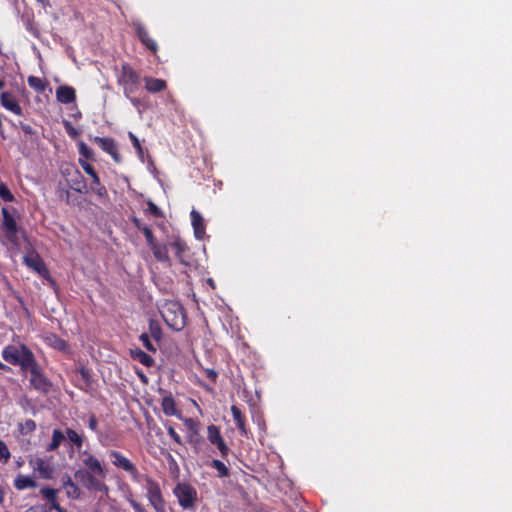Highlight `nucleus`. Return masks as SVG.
<instances>
[{
	"mask_svg": "<svg viewBox=\"0 0 512 512\" xmlns=\"http://www.w3.org/2000/svg\"><path fill=\"white\" fill-rule=\"evenodd\" d=\"M103 478L94 474H89L86 480V487L96 491H107L106 485L102 481Z\"/></svg>",
	"mask_w": 512,
	"mask_h": 512,
	"instance_id": "20",
	"label": "nucleus"
},
{
	"mask_svg": "<svg viewBox=\"0 0 512 512\" xmlns=\"http://www.w3.org/2000/svg\"><path fill=\"white\" fill-rule=\"evenodd\" d=\"M94 141L108 154L112 156V158L116 162H120V155L118 153V148L114 140L111 138H101L96 137Z\"/></svg>",
	"mask_w": 512,
	"mask_h": 512,
	"instance_id": "12",
	"label": "nucleus"
},
{
	"mask_svg": "<svg viewBox=\"0 0 512 512\" xmlns=\"http://www.w3.org/2000/svg\"><path fill=\"white\" fill-rule=\"evenodd\" d=\"M161 407L165 415L176 416L182 419L181 412L177 409L174 398L171 394H165L161 400Z\"/></svg>",
	"mask_w": 512,
	"mask_h": 512,
	"instance_id": "13",
	"label": "nucleus"
},
{
	"mask_svg": "<svg viewBox=\"0 0 512 512\" xmlns=\"http://www.w3.org/2000/svg\"><path fill=\"white\" fill-rule=\"evenodd\" d=\"M52 508L55 509L57 512H65L57 503H52Z\"/></svg>",
	"mask_w": 512,
	"mask_h": 512,
	"instance_id": "51",
	"label": "nucleus"
},
{
	"mask_svg": "<svg viewBox=\"0 0 512 512\" xmlns=\"http://www.w3.org/2000/svg\"><path fill=\"white\" fill-rule=\"evenodd\" d=\"M1 104L5 109L11 111L12 113L16 115L21 114V107L12 94L7 92L3 93L1 95Z\"/></svg>",
	"mask_w": 512,
	"mask_h": 512,
	"instance_id": "17",
	"label": "nucleus"
},
{
	"mask_svg": "<svg viewBox=\"0 0 512 512\" xmlns=\"http://www.w3.org/2000/svg\"><path fill=\"white\" fill-rule=\"evenodd\" d=\"M207 438L212 444H215L217 446V448L221 451L222 454H225L227 452L228 449L221 437L219 429L216 426H208Z\"/></svg>",
	"mask_w": 512,
	"mask_h": 512,
	"instance_id": "14",
	"label": "nucleus"
},
{
	"mask_svg": "<svg viewBox=\"0 0 512 512\" xmlns=\"http://www.w3.org/2000/svg\"><path fill=\"white\" fill-rule=\"evenodd\" d=\"M231 412H232V415H233V418H234V421H235L237 427L243 433H245L244 418H243L241 411L236 406H232Z\"/></svg>",
	"mask_w": 512,
	"mask_h": 512,
	"instance_id": "28",
	"label": "nucleus"
},
{
	"mask_svg": "<svg viewBox=\"0 0 512 512\" xmlns=\"http://www.w3.org/2000/svg\"><path fill=\"white\" fill-rule=\"evenodd\" d=\"M66 437L78 449H80L82 447V445H83V437L80 434H78L76 431H74L72 429H67Z\"/></svg>",
	"mask_w": 512,
	"mask_h": 512,
	"instance_id": "26",
	"label": "nucleus"
},
{
	"mask_svg": "<svg viewBox=\"0 0 512 512\" xmlns=\"http://www.w3.org/2000/svg\"><path fill=\"white\" fill-rule=\"evenodd\" d=\"M64 488L69 497L77 498L79 496V488L70 479L65 482Z\"/></svg>",
	"mask_w": 512,
	"mask_h": 512,
	"instance_id": "30",
	"label": "nucleus"
},
{
	"mask_svg": "<svg viewBox=\"0 0 512 512\" xmlns=\"http://www.w3.org/2000/svg\"><path fill=\"white\" fill-rule=\"evenodd\" d=\"M130 504H131V506L133 507V509H134V511H135V512H146V511L142 508V506H141L139 503H137L136 501H134V500H130Z\"/></svg>",
	"mask_w": 512,
	"mask_h": 512,
	"instance_id": "47",
	"label": "nucleus"
},
{
	"mask_svg": "<svg viewBox=\"0 0 512 512\" xmlns=\"http://www.w3.org/2000/svg\"><path fill=\"white\" fill-rule=\"evenodd\" d=\"M93 191L100 197L102 196H105L106 195V189L104 186H102L101 184L99 185H95V187L92 188Z\"/></svg>",
	"mask_w": 512,
	"mask_h": 512,
	"instance_id": "44",
	"label": "nucleus"
},
{
	"mask_svg": "<svg viewBox=\"0 0 512 512\" xmlns=\"http://www.w3.org/2000/svg\"><path fill=\"white\" fill-rule=\"evenodd\" d=\"M81 458L90 474L105 478V471L96 457L85 451L81 454Z\"/></svg>",
	"mask_w": 512,
	"mask_h": 512,
	"instance_id": "9",
	"label": "nucleus"
},
{
	"mask_svg": "<svg viewBox=\"0 0 512 512\" xmlns=\"http://www.w3.org/2000/svg\"><path fill=\"white\" fill-rule=\"evenodd\" d=\"M65 439V435L60 430H54L52 433V441L47 446V451L56 450Z\"/></svg>",
	"mask_w": 512,
	"mask_h": 512,
	"instance_id": "24",
	"label": "nucleus"
},
{
	"mask_svg": "<svg viewBox=\"0 0 512 512\" xmlns=\"http://www.w3.org/2000/svg\"><path fill=\"white\" fill-rule=\"evenodd\" d=\"M110 457L112 458V463L116 467L128 472L133 478H137L138 471L134 464L127 457L123 456L117 451H111Z\"/></svg>",
	"mask_w": 512,
	"mask_h": 512,
	"instance_id": "8",
	"label": "nucleus"
},
{
	"mask_svg": "<svg viewBox=\"0 0 512 512\" xmlns=\"http://www.w3.org/2000/svg\"><path fill=\"white\" fill-rule=\"evenodd\" d=\"M75 176H76V178H77V179H75V180L73 181V183H71V185H70V186H71V188H72V189H74L75 191H77V192H82V191H83V189L85 188V184L83 183V181H82V180H80L81 175H80V173H79L78 171H75Z\"/></svg>",
	"mask_w": 512,
	"mask_h": 512,
	"instance_id": "33",
	"label": "nucleus"
},
{
	"mask_svg": "<svg viewBox=\"0 0 512 512\" xmlns=\"http://www.w3.org/2000/svg\"><path fill=\"white\" fill-rule=\"evenodd\" d=\"M148 211L154 216H160L159 208L152 202H148Z\"/></svg>",
	"mask_w": 512,
	"mask_h": 512,
	"instance_id": "43",
	"label": "nucleus"
},
{
	"mask_svg": "<svg viewBox=\"0 0 512 512\" xmlns=\"http://www.w3.org/2000/svg\"><path fill=\"white\" fill-rule=\"evenodd\" d=\"M4 493L3 490L0 488V503L3 501Z\"/></svg>",
	"mask_w": 512,
	"mask_h": 512,
	"instance_id": "52",
	"label": "nucleus"
},
{
	"mask_svg": "<svg viewBox=\"0 0 512 512\" xmlns=\"http://www.w3.org/2000/svg\"><path fill=\"white\" fill-rule=\"evenodd\" d=\"M91 178H92V181H93L94 185L101 184L100 183V179H99L98 175L96 174V172H94V174L91 175Z\"/></svg>",
	"mask_w": 512,
	"mask_h": 512,
	"instance_id": "50",
	"label": "nucleus"
},
{
	"mask_svg": "<svg viewBox=\"0 0 512 512\" xmlns=\"http://www.w3.org/2000/svg\"><path fill=\"white\" fill-rule=\"evenodd\" d=\"M27 424H28V427H31V428L34 427V423L33 422H30V423H27Z\"/></svg>",
	"mask_w": 512,
	"mask_h": 512,
	"instance_id": "53",
	"label": "nucleus"
},
{
	"mask_svg": "<svg viewBox=\"0 0 512 512\" xmlns=\"http://www.w3.org/2000/svg\"><path fill=\"white\" fill-rule=\"evenodd\" d=\"M89 427L91 430H96L97 428V420L94 416H92L90 419H89Z\"/></svg>",
	"mask_w": 512,
	"mask_h": 512,
	"instance_id": "48",
	"label": "nucleus"
},
{
	"mask_svg": "<svg viewBox=\"0 0 512 512\" xmlns=\"http://www.w3.org/2000/svg\"><path fill=\"white\" fill-rule=\"evenodd\" d=\"M145 87L150 92H158L166 87V84L161 79L145 78Z\"/></svg>",
	"mask_w": 512,
	"mask_h": 512,
	"instance_id": "23",
	"label": "nucleus"
},
{
	"mask_svg": "<svg viewBox=\"0 0 512 512\" xmlns=\"http://www.w3.org/2000/svg\"><path fill=\"white\" fill-rule=\"evenodd\" d=\"M0 368L4 369V368H6V366L0 362Z\"/></svg>",
	"mask_w": 512,
	"mask_h": 512,
	"instance_id": "56",
	"label": "nucleus"
},
{
	"mask_svg": "<svg viewBox=\"0 0 512 512\" xmlns=\"http://www.w3.org/2000/svg\"><path fill=\"white\" fill-rule=\"evenodd\" d=\"M191 222L194 229L195 237L199 240L203 239L205 236L204 219L198 211H191Z\"/></svg>",
	"mask_w": 512,
	"mask_h": 512,
	"instance_id": "15",
	"label": "nucleus"
},
{
	"mask_svg": "<svg viewBox=\"0 0 512 512\" xmlns=\"http://www.w3.org/2000/svg\"><path fill=\"white\" fill-rule=\"evenodd\" d=\"M150 333L152 336L156 339H159L161 336V330L157 322L151 321L150 322Z\"/></svg>",
	"mask_w": 512,
	"mask_h": 512,
	"instance_id": "37",
	"label": "nucleus"
},
{
	"mask_svg": "<svg viewBox=\"0 0 512 512\" xmlns=\"http://www.w3.org/2000/svg\"><path fill=\"white\" fill-rule=\"evenodd\" d=\"M24 371H29L31 373V384L37 389H45L47 386L46 378L41 374L38 365L35 360L31 363V366L27 367Z\"/></svg>",
	"mask_w": 512,
	"mask_h": 512,
	"instance_id": "11",
	"label": "nucleus"
},
{
	"mask_svg": "<svg viewBox=\"0 0 512 512\" xmlns=\"http://www.w3.org/2000/svg\"><path fill=\"white\" fill-rule=\"evenodd\" d=\"M41 493L49 500L55 502V497H56V490L54 489H49V488H44L41 490Z\"/></svg>",
	"mask_w": 512,
	"mask_h": 512,
	"instance_id": "40",
	"label": "nucleus"
},
{
	"mask_svg": "<svg viewBox=\"0 0 512 512\" xmlns=\"http://www.w3.org/2000/svg\"><path fill=\"white\" fill-rule=\"evenodd\" d=\"M29 464L41 478L49 479L54 472L51 457H32L29 459Z\"/></svg>",
	"mask_w": 512,
	"mask_h": 512,
	"instance_id": "5",
	"label": "nucleus"
},
{
	"mask_svg": "<svg viewBox=\"0 0 512 512\" xmlns=\"http://www.w3.org/2000/svg\"><path fill=\"white\" fill-rule=\"evenodd\" d=\"M47 343L55 349L66 350L67 344L64 340L60 339L56 335H50L46 338Z\"/></svg>",
	"mask_w": 512,
	"mask_h": 512,
	"instance_id": "25",
	"label": "nucleus"
},
{
	"mask_svg": "<svg viewBox=\"0 0 512 512\" xmlns=\"http://www.w3.org/2000/svg\"><path fill=\"white\" fill-rule=\"evenodd\" d=\"M22 464H23V462H21V461H18V462H17V466H18V467H21V466H22Z\"/></svg>",
	"mask_w": 512,
	"mask_h": 512,
	"instance_id": "55",
	"label": "nucleus"
},
{
	"mask_svg": "<svg viewBox=\"0 0 512 512\" xmlns=\"http://www.w3.org/2000/svg\"><path fill=\"white\" fill-rule=\"evenodd\" d=\"M140 340L143 343V345L148 349L149 351H155V347L152 345L149 336L147 334H142L140 336Z\"/></svg>",
	"mask_w": 512,
	"mask_h": 512,
	"instance_id": "39",
	"label": "nucleus"
},
{
	"mask_svg": "<svg viewBox=\"0 0 512 512\" xmlns=\"http://www.w3.org/2000/svg\"><path fill=\"white\" fill-rule=\"evenodd\" d=\"M65 129L69 135L76 137L77 131L69 122H65Z\"/></svg>",
	"mask_w": 512,
	"mask_h": 512,
	"instance_id": "46",
	"label": "nucleus"
},
{
	"mask_svg": "<svg viewBox=\"0 0 512 512\" xmlns=\"http://www.w3.org/2000/svg\"><path fill=\"white\" fill-rule=\"evenodd\" d=\"M27 424H28V427H31V428L34 427V423L33 422H30V423H27Z\"/></svg>",
	"mask_w": 512,
	"mask_h": 512,
	"instance_id": "54",
	"label": "nucleus"
},
{
	"mask_svg": "<svg viewBox=\"0 0 512 512\" xmlns=\"http://www.w3.org/2000/svg\"><path fill=\"white\" fill-rule=\"evenodd\" d=\"M0 197L7 202H12L14 200L13 194L3 182H0Z\"/></svg>",
	"mask_w": 512,
	"mask_h": 512,
	"instance_id": "31",
	"label": "nucleus"
},
{
	"mask_svg": "<svg viewBox=\"0 0 512 512\" xmlns=\"http://www.w3.org/2000/svg\"><path fill=\"white\" fill-rule=\"evenodd\" d=\"M214 466L217 468V470L222 474V475H226L227 473V469L225 467V465L220 462V461H214Z\"/></svg>",
	"mask_w": 512,
	"mask_h": 512,
	"instance_id": "45",
	"label": "nucleus"
},
{
	"mask_svg": "<svg viewBox=\"0 0 512 512\" xmlns=\"http://www.w3.org/2000/svg\"><path fill=\"white\" fill-rule=\"evenodd\" d=\"M147 498L156 512H166L165 503L162 498L160 487L154 481L147 479L146 484Z\"/></svg>",
	"mask_w": 512,
	"mask_h": 512,
	"instance_id": "4",
	"label": "nucleus"
},
{
	"mask_svg": "<svg viewBox=\"0 0 512 512\" xmlns=\"http://www.w3.org/2000/svg\"><path fill=\"white\" fill-rule=\"evenodd\" d=\"M206 374L212 380H215L217 377V373L214 370H207Z\"/></svg>",
	"mask_w": 512,
	"mask_h": 512,
	"instance_id": "49",
	"label": "nucleus"
},
{
	"mask_svg": "<svg viewBox=\"0 0 512 512\" xmlns=\"http://www.w3.org/2000/svg\"><path fill=\"white\" fill-rule=\"evenodd\" d=\"M128 136H129L130 140L132 141L133 146L137 150L139 156H142L143 149L141 147V144H140V141L138 140V138L132 132H129Z\"/></svg>",
	"mask_w": 512,
	"mask_h": 512,
	"instance_id": "35",
	"label": "nucleus"
},
{
	"mask_svg": "<svg viewBox=\"0 0 512 512\" xmlns=\"http://www.w3.org/2000/svg\"><path fill=\"white\" fill-rule=\"evenodd\" d=\"M36 481L33 477L19 474L14 480V486L18 490L36 487Z\"/></svg>",
	"mask_w": 512,
	"mask_h": 512,
	"instance_id": "18",
	"label": "nucleus"
},
{
	"mask_svg": "<svg viewBox=\"0 0 512 512\" xmlns=\"http://www.w3.org/2000/svg\"><path fill=\"white\" fill-rule=\"evenodd\" d=\"M79 151L81 153V155H83L85 158H89L91 157V150L89 147H87L84 143H80L79 144Z\"/></svg>",
	"mask_w": 512,
	"mask_h": 512,
	"instance_id": "41",
	"label": "nucleus"
},
{
	"mask_svg": "<svg viewBox=\"0 0 512 512\" xmlns=\"http://www.w3.org/2000/svg\"><path fill=\"white\" fill-rule=\"evenodd\" d=\"M172 246L175 248L176 250V255L177 257L181 258L182 256V253L185 251L186 247H185V244L183 242H181L180 240H175L173 243H172Z\"/></svg>",
	"mask_w": 512,
	"mask_h": 512,
	"instance_id": "36",
	"label": "nucleus"
},
{
	"mask_svg": "<svg viewBox=\"0 0 512 512\" xmlns=\"http://www.w3.org/2000/svg\"><path fill=\"white\" fill-rule=\"evenodd\" d=\"M133 222H134L135 226L144 234V236L146 237L147 243H152L154 236L152 234L151 229L148 226L143 225L141 223V221L138 220L137 218H134Z\"/></svg>",
	"mask_w": 512,
	"mask_h": 512,
	"instance_id": "27",
	"label": "nucleus"
},
{
	"mask_svg": "<svg viewBox=\"0 0 512 512\" xmlns=\"http://www.w3.org/2000/svg\"><path fill=\"white\" fill-rule=\"evenodd\" d=\"M150 246L154 256L159 261H167L168 260V251L166 246L158 244L155 239L152 240V243H148Z\"/></svg>",
	"mask_w": 512,
	"mask_h": 512,
	"instance_id": "19",
	"label": "nucleus"
},
{
	"mask_svg": "<svg viewBox=\"0 0 512 512\" xmlns=\"http://www.w3.org/2000/svg\"><path fill=\"white\" fill-rule=\"evenodd\" d=\"M167 428V432L168 434L170 435V437L179 445H182V440H181V437L179 436L178 433H176V431L174 430V428L171 426V425H167L166 426Z\"/></svg>",
	"mask_w": 512,
	"mask_h": 512,
	"instance_id": "38",
	"label": "nucleus"
},
{
	"mask_svg": "<svg viewBox=\"0 0 512 512\" xmlns=\"http://www.w3.org/2000/svg\"><path fill=\"white\" fill-rule=\"evenodd\" d=\"M160 313L166 324L174 330H181L185 325L182 306L176 301H165L160 306Z\"/></svg>",
	"mask_w": 512,
	"mask_h": 512,
	"instance_id": "1",
	"label": "nucleus"
},
{
	"mask_svg": "<svg viewBox=\"0 0 512 512\" xmlns=\"http://www.w3.org/2000/svg\"><path fill=\"white\" fill-rule=\"evenodd\" d=\"M83 170L88 174V175H92L94 174L95 170L93 169V167L88 164L86 161H83V160H79Z\"/></svg>",
	"mask_w": 512,
	"mask_h": 512,
	"instance_id": "42",
	"label": "nucleus"
},
{
	"mask_svg": "<svg viewBox=\"0 0 512 512\" xmlns=\"http://www.w3.org/2000/svg\"><path fill=\"white\" fill-rule=\"evenodd\" d=\"M183 422H184V425L187 427V429H189L191 431V433L193 435H197L198 434V430H199V425H198V422L191 419V418H183L181 419Z\"/></svg>",
	"mask_w": 512,
	"mask_h": 512,
	"instance_id": "32",
	"label": "nucleus"
},
{
	"mask_svg": "<svg viewBox=\"0 0 512 512\" xmlns=\"http://www.w3.org/2000/svg\"><path fill=\"white\" fill-rule=\"evenodd\" d=\"M10 458V452L6 444L0 441V461L6 462Z\"/></svg>",
	"mask_w": 512,
	"mask_h": 512,
	"instance_id": "34",
	"label": "nucleus"
},
{
	"mask_svg": "<svg viewBox=\"0 0 512 512\" xmlns=\"http://www.w3.org/2000/svg\"><path fill=\"white\" fill-rule=\"evenodd\" d=\"M131 356L147 367L152 366L154 363L153 358L139 348L131 350Z\"/></svg>",
	"mask_w": 512,
	"mask_h": 512,
	"instance_id": "21",
	"label": "nucleus"
},
{
	"mask_svg": "<svg viewBox=\"0 0 512 512\" xmlns=\"http://www.w3.org/2000/svg\"><path fill=\"white\" fill-rule=\"evenodd\" d=\"M24 263L39 275L46 277L48 271L38 254L31 252L24 256Z\"/></svg>",
	"mask_w": 512,
	"mask_h": 512,
	"instance_id": "10",
	"label": "nucleus"
},
{
	"mask_svg": "<svg viewBox=\"0 0 512 512\" xmlns=\"http://www.w3.org/2000/svg\"><path fill=\"white\" fill-rule=\"evenodd\" d=\"M137 34L143 44H145L152 51H156V42L148 36L146 30L142 26H137Z\"/></svg>",
	"mask_w": 512,
	"mask_h": 512,
	"instance_id": "22",
	"label": "nucleus"
},
{
	"mask_svg": "<svg viewBox=\"0 0 512 512\" xmlns=\"http://www.w3.org/2000/svg\"><path fill=\"white\" fill-rule=\"evenodd\" d=\"M173 494L183 509H191L197 500V491L187 483H178L173 489Z\"/></svg>",
	"mask_w": 512,
	"mask_h": 512,
	"instance_id": "3",
	"label": "nucleus"
},
{
	"mask_svg": "<svg viewBox=\"0 0 512 512\" xmlns=\"http://www.w3.org/2000/svg\"><path fill=\"white\" fill-rule=\"evenodd\" d=\"M119 81L125 85V94L129 96L137 86L138 75L131 67L124 65L122 67Z\"/></svg>",
	"mask_w": 512,
	"mask_h": 512,
	"instance_id": "6",
	"label": "nucleus"
},
{
	"mask_svg": "<svg viewBox=\"0 0 512 512\" xmlns=\"http://www.w3.org/2000/svg\"><path fill=\"white\" fill-rule=\"evenodd\" d=\"M57 100L63 104L72 103L75 98V90L71 86L62 85L56 89Z\"/></svg>",
	"mask_w": 512,
	"mask_h": 512,
	"instance_id": "16",
	"label": "nucleus"
},
{
	"mask_svg": "<svg viewBox=\"0 0 512 512\" xmlns=\"http://www.w3.org/2000/svg\"><path fill=\"white\" fill-rule=\"evenodd\" d=\"M2 357L13 365H19L22 370L31 366V363L35 360L32 352L25 346H7L2 352Z\"/></svg>",
	"mask_w": 512,
	"mask_h": 512,
	"instance_id": "2",
	"label": "nucleus"
},
{
	"mask_svg": "<svg viewBox=\"0 0 512 512\" xmlns=\"http://www.w3.org/2000/svg\"><path fill=\"white\" fill-rule=\"evenodd\" d=\"M2 85H3V84H2V82L0 81V88L2 87Z\"/></svg>",
	"mask_w": 512,
	"mask_h": 512,
	"instance_id": "57",
	"label": "nucleus"
},
{
	"mask_svg": "<svg viewBox=\"0 0 512 512\" xmlns=\"http://www.w3.org/2000/svg\"><path fill=\"white\" fill-rule=\"evenodd\" d=\"M28 84L31 88H33L37 92H42L45 89L44 81L35 76H30L28 78Z\"/></svg>",
	"mask_w": 512,
	"mask_h": 512,
	"instance_id": "29",
	"label": "nucleus"
},
{
	"mask_svg": "<svg viewBox=\"0 0 512 512\" xmlns=\"http://www.w3.org/2000/svg\"><path fill=\"white\" fill-rule=\"evenodd\" d=\"M1 212L3 215L2 226L5 230L6 238L8 239V241L14 244L16 242V234L18 231L16 221L6 207H3Z\"/></svg>",
	"mask_w": 512,
	"mask_h": 512,
	"instance_id": "7",
	"label": "nucleus"
}]
</instances>
